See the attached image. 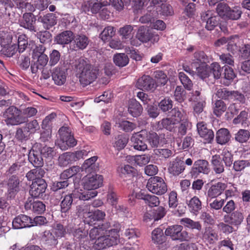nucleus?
<instances>
[{
	"label": "nucleus",
	"instance_id": "nucleus-1",
	"mask_svg": "<svg viewBox=\"0 0 250 250\" xmlns=\"http://www.w3.org/2000/svg\"><path fill=\"white\" fill-rule=\"evenodd\" d=\"M84 189H75L73 195L76 198L81 200H88L97 195V191L94 189L100 187L103 184V178L97 174L87 175L83 179Z\"/></svg>",
	"mask_w": 250,
	"mask_h": 250
},
{
	"label": "nucleus",
	"instance_id": "nucleus-2",
	"mask_svg": "<svg viewBox=\"0 0 250 250\" xmlns=\"http://www.w3.org/2000/svg\"><path fill=\"white\" fill-rule=\"evenodd\" d=\"M76 72L79 82L83 86H86L97 78L99 70L83 59H80L75 65Z\"/></svg>",
	"mask_w": 250,
	"mask_h": 250
},
{
	"label": "nucleus",
	"instance_id": "nucleus-3",
	"mask_svg": "<svg viewBox=\"0 0 250 250\" xmlns=\"http://www.w3.org/2000/svg\"><path fill=\"white\" fill-rule=\"evenodd\" d=\"M4 121L8 125H17L26 122V118L21 115V111L14 106L8 107L3 113Z\"/></svg>",
	"mask_w": 250,
	"mask_h": 250
},
{
	"label": "nucleus",
	"instance_id": "nucleus-4",
	"mask_svg": "<svg viewBox=\"0 0 250 250\" xmlns=\"http://www.w3.org/2000/svg\"><path fill=\"white\" fill-rule=\"evenodd\" d=\"M45 47L39 45L37 46L32 51V58L34 60L37 59L36 62L31 65V69L32 73L37 72L38 69L43 68L45 67L48 62V57L44 54Z\"/></svg>",
	"mask_w": 250,
	"mask_h": 250
},
{
	"label": "nucleus",
	"instance_id": "nucleus-5",
	"mask_svg": "<svg viewBox=\"0 0 250 250\" xmlns=\"http://www.w3.org/2000/svg\"><path fill=\"white\" fill-rule=\"evenodd\" d=\"M60 140L58 144L62 150H66L69 147H73L77 144V141L72 134L71 130L67 126H62L59 130Z\"/></svg>",
	"mask_w": 250,
	"mask_h": 250
},
{
	"label": "nucleus",
	"instance_id": "nucleus-6",
	"mask_svg": "<svg viewBox=\"0 0 250 250\" xmlns=\"http://www.w3.org/2000/svg\"><path fill=\"white\" fill-rule=\"evenodd\" d=\"M181 225H175L168 227L165 230V234L170 237L173 240L180 241H189L192 237V235L186 230H183Z\"/></svg>",
	"mask_w": 250,
	"mask_h": 250
},
{
	"label": "nucleus",
	"instance_id": "nucleus-7",
	"mask_svg": "<svg viewBox=\"0 0 250 250\" xmlns=\"http://www.w3.org/2000/svg\"><path fill=\"white\" fill-rule=\"evenodd\" d=\"M146 188L151 192L159 195L165 194L167 190L163 179L158 176L150 178L147 181Z\"/></svg>",
	"mask_w": 250,
	"mask_h": 250
},
{
	"label": "nucleus",
	"instance_id": "nucleus-8",
	"mask_svg": "<svg viewBox=\"0 0 250 250\" xmlns=\"http://www.w3.org/2000/svg\"><path fill=\"white\" fill-rule=\"evenodd\" d=\"M209 171L208 162L205 160L199 159L194 162L190 174L192 177L196 178L200 174H208Z\"/></svg>",
	"mask_w": 250,
	"mask_h": 250
},
{
	"label": "nucleus",
	"instance_id": "nucleus-9",
	"mask_svg": "<svg viewBox=\"0 0 250 250\" xmlns=\"http://www.w3.org/2000/svg\"><path fill=\"white\" fill-rule=\"evenodd\" d=\"M146 135V132L145 130L133 134L130 141L132 146L135 149L143 151L147 149V146L145 142Z\"/></svg>",
	"mask_w": 250,
	"mask_h": 250
},
{
	"label": "nucleus",
	"instance_id": "nucleus-10",
	"mask_svg": "<svg viewBox=\"0 0 250 250\" xmlns=\"http://www.w3.org/2000/svg\"><path fill=\"white\" fill-rule=\"evenodd\" d=\"M109 5L107 1L102 0H86L82 4V7L85 12H91L93 14L98 13L100 9Z\"/></svg>",
	"mask_w": 250,
	"mask_h": 250
},
{
	"label": "nucleus",
	"instance_id": "nucleus-11",
	"mask_svg": "<svg viewBox=\"0 0 250 250\" xmlns=\"http://www.w3.org/2000/svg\"><path fill=\"white\" fill-rule=\"evenodd\" d=\"M105 230L107 231L105 232L108 235H110L113 239L116 241L118 243L119 242V232L121 230V226L117 222L113 221L111 222H107L103 225Z\"/></svg>",
	"mask_w": 250,
	"mask_h": 250
},
{
	"label": "nucleus",
	"instance_id": "nucleus-12",
	"mask_svg": "<svg viewBox=\"0 0 250 250\" xmlns=\"http://www.w3.org/2000/svg\"><path fill=\"white\" fill-rule=\"evenodd\" d=\"M118 243L107 234L99 236L94 243V248L98 250L117 245Z\"/></svg>",
	"mask_w": 250,
	"mask_h": 250
},
{
	"label": "nucleus",
	"instance_id": "nucleus-13",
	"mask_svg": "<svg viewBox=\"0 0 250 250\" xmlns=\"http://www.w3.org/2000/svg\"><path fill=\"white\" fill-rule=\"evenodd\" d=\"M47 184L43 179H39L38 181H34L30 186L29 191L31 196L37 198L42 195L45 191Z\"/></svg>",
	"mask_w": 250,
	"mask_h": 250
},
{
	"label": "nucleus",
	"instance_id": "nucleus-14",
	"mask_svg": "<svg viewBox=\"0 0 250 250\" xmlns=\"http://www.w3.org/2000/svg\"><path fill=\"white\" fill-rule=\"evenodd\" d=\"M137 87L141 89L153 90L156 86V83L149 76L144 75L140 78L136 83Z\"/></svg>",
	"mask_w": 250,
	"mask_h": 250
},
{
	"label": "nucleus",
	"instance_id": "nucleus-15",
	"mask_svg": "<svg viewBox=\"0 0 250 250\" xmlns=\"http://www.w3.org/2000/svg\"><path fill=\"white\" fill-rule=\"evenodd\" d=\"M51 75L55 83L62 85L66 82L67 69L59 65L53 69Z\"/></svg>",
	"mask_w": 250,
	"mask_h": 250
},
{
	"label": "nucleus",
	"instance_id": "nucleus-16",
	"mask_svg": "<svg viewBox=\"0 0 250 250\" xmlns=\"http://www.w3.org/2000/svg\"><path fill=\"white\" fill-rule=\"evenodd\" d=\"M199 135L205 140V143H210L214 139V133L211 129H208L207 125L203 122L197 124Z\"/></svg>",
	"mask_w": 250,
	"mask_h": 250
},
{
	"label": "nucleus",
	"instance_id": "nucleus-17",
	"mask_svg": "<svg viewBox=\"0 0 250 250\" xmlns=\"http://www.w3.org/2000/svg\"><path fill=\"white\" fill-rule=\"evenodd\" d=\"M185 169V163L181 158L177 157L170 162L168 166V172L174 176H178Z\"/></svg>",
	"mask_w": 250,
	"mask_h": 250
},
{
	"label": "nucleus",
	"instance_id": "nucleus-18",
	"mask_svg": "<svg viewBox=\"0 0 250 250\" xmlns=\"http://www.w3.org/2000/svg\"><path fill=\"white\" fill-rule=\"evenodd\" d=\"M32 218L26 215L21 214L13 220L12 226L15 229H20L32 227Z\"/></svg>",
	"mask_w": 250,
	"mask_h": 250
},
{
	"label": "nucleus",
	"instance_id": "nucleus-19",
	"mask_svg": "<svg viewBox=\"0 0 250 250\" xmlns=\"http://www.w3.org/2000/svg\"><path fill=\"white\" fill-rule=\"evenodd\" d=\"M203 239L209 244H214L219 240V235L216 231L211 227H206L203 233Z\"/></svg>",
	"mask_w": 250,
	"mask_h": 250
},
{
	"label": "nucleus",
	"instance_id": "nucleus-20",
	"mask_svg": "<svg viewBox=\"0 0 250 250\" xmlns=\"http://www.w3.org/2000/svg\"><path fill=\"white\" fill-rule=\"evenodd\" d=\"M147 135V140L149 144L152 147H157L159 145L166 143L167 140L165 134H162L158 135L154 132H149Z\"/></svg>",
	"mask_w": 250,
	"mask_h": 250
},
{
	"label": "nucleus",
	"instance_id": "nucleus-21",
	"mask_svg": "<svg viewBox=\"0 0 250 250\" xmlns=\"http://www.w3.org/2000/svg\"><path fill=\"white\" fill-rule=\"evenodd\" d=\"M223 219L226 223L231 225L238 226L243 222L244 216L242 213L237 210L230 214L225 215Z\"/></svg>",
	"mask_w": 250,
	"mask_h": 250
},
{
	"label": "nucleus",
	"instance_id": "nucleus-22",
	"mask_svg": "<svg viewBox=\"0 0 250 250\" xmlns=\"http://www.w3.org/2000/svg\"><path fill=\"white\" fill-rule=\"evenodd\" d=\"M201 18L203 21H206V28L208 30H212L218 24L217 17L212 15L211 11H208L201 15Z\"/></svg>",
	"mask_w": 250,
	"mask_h": 250
},
{
	"label": "nucleus",
	"instance_id": "nucleus-23",
	"mask_svg": "<svg viewBox=\"0 0 250 250\" xmlns=\"http://www.w3.org/2000/svg\"><path fill=\"white\" fill-rule=\"evenodd\" d=\"M90 205L88 204H83L76 207V214L81 218L83 219L85 223H89V217L91 214Z\"/></svg>",
	"mask_w": 250,
	"mask_h": 250
},
{
	"label": "nucleus",
	"instance_id": "nucleus-24",
	"mask_svg": "<svg viewBox=\"0 0 250 250\" xmlns=\"http://www.w3.org/2000/svg\"><path fill=\"white\" fill-rule=\"evenodd\" d=\"M227 185L222 182H218L212 185L208 190V196L211 198H216L220 195L227 188Z\"/></svg>",
	"mask_w": 250,
	"mask_h": 250
},
{
	"label": "nucleus",
	"instance_id": "nucleus-25",
	"mask_svg": "<svg viewBox=\"0 0 250 250\" xmlns=\"http://www.w3.org/2000/svg\"><path fill=\"white\" fill-rule=\"evenodd\" d=\"M38 20L43 24V27L45 29H49L57 23V17L53 13H48L40 17Z\"/></svg>",
	"mask_w": 250,
	"mask_h": 250
},
{
	"label": "nucleus",
	"instance_id": "nucleus-26",
	"mask_svg": "<svg viewBox=\"0 0 250 250\" xmlns=\"http://www.w3.org/2000/svg\"><path fill=\"white\" fill-rule=\"evenodd\" d=\"M178 123V121H176L172 117L169 118H165L158 123V128L159 129L164 128L170 131H174L176 125Z\"/></svg>",
	"mask_w": 250,
	"mask_h": 250
},
{
	"label": "nucleus",
	"instance_id": "nucleus-27",
	"mask_svg": "<svg viewBox=\"0 0 250 250\" xmlns=\"http://www.w3.org/2000/svg\"><path fill=\"white\" fill-rule=\"evenodd\" d=\"M73 33L71 31H65L58 35L55 38V41L59 44L64 45L69 44L73 40Z\"/></svg>",
	"mask_w": 250,
	"mask_h": 250
},
{
	"label": "nucleus",
	"instance_id": "nucleus-28",
	"mask_svg": "<svg viewBox=\"0 0 250 250\" xmlns=\"http://www.w3.org/2000/svg\"><path fill=\"white\" fill-rule=\"evenodd\" d=\"M26 209H31L35 213L42 214L45 210V206L41 201H36L32 203L26 202L25 204Z\"/></svg>",
	"mask_w": 250,
	"mask_h": 250
},
{
	"label": "nucleus",
	"instance_id": "nucleus-29",
	"mask_svg": "<svg viewBox=\"0 0 250 250\" xmlns=\"http://www.w3.org/2000/svg\"><path fill=\"white\" fill-rule=\"evenodd\" d=\"M211 164L213 170L216 174H221L225 171V167L220 156L214 155L212 156Z\"/></svg>",
	"mask_w": 250,
	"mask_h": 250
},
{
	"label": "nucleus",
	"instance_id": "nucleus-30",
	"mask_svg": "<svg viewBox=\"0 0 250 250\" xmlns=\"http://www.w3.org/2000/svg\"><path fill=\"white\" fill-rule=\"evenodd\" d=\"M73 192L71 194H68L62 197L61 202V211L62 212L66 213L68 212L71 208L73 203Z\"/></svg>",
	"mask_w": 250,
	"mask_h": 250
},
{
	"label": "nucleus",
	"instance_id": "nucleus-31",
	"mask_svg": "<svg viewBox=\"0 0 250 250\" xmlns=\"http://www.w3.org/2000/svg\"><path fill=\"white\" fill-rule=\"evenodd\" d=\"M151 240L154 244L158 246L162 245L165 242L166 237L161 229L157 228L152 231Z\"/></svg>",
	"mask_w": 250,
	"mask_h": 250
},
{
	"label": "nucleus",
	"instance_id": "nucleus-32",
	"mask_svg": "<svg viewBox=\"0 0 250 250\" xmlns=\"http://www.w3.org/2000/svg\"><path fill=\"white\" fill-rule=\"evenodd\" d=\"M42 240L46 245L48 246L55 247L58 243V239L50 230H45L43 232Z\"/></svg>",
	"mask_w": 250,
	"mask_h": 250
},
{
	"label": "nucleus",
	"instance_id": "nucleus-33",
	"mask_svg": "<svg viewBox=\"0 0 250 250\" xmlns=\"http://www.w3.org/2000/svg\"><path fill=\"white\" fill-rule=\"evenodd\" d=\"M143 108L140 104L135 99L129 101L128 111L133 117H137L141 115Z\"/></svg>",
	"mask_w": 250,
	"mask_h": 250
},
{
	"label": "nucleus",
	"instance_id": "nucleus-34",
	"mask_svg": "<svg viewBox=\"0 0 250 250\" xmlns=\"http://www.w3.org/2000/svg\"><path fill=\"white\" fill-rule=\"evenodd\" d=\"M23 20L21 22V26L30 31H36L34 24L35 23V19L30 13L24 14L23 16Z\"/></svg>",
	"mask_w": 250,
	"mask_h": 250
},
{
	"label": "nucleus",
	"instance_id": "nucleus-35",
	"mask_svg": "<svg viewBox=\"0 0 250 250\" xmlns=\"http://www.w3.org/2000/svg\"><path fill=\"white\" fill-rule=\"evenodd\" d=\"M187 205L190 211L194 214H196L202 208V202L199 198L195 196L187 202Z\"/></svg>",
	"mask_w": 250,
	"mask_h": 250
},
{
	"label": "nucleus",
	"instance_id": "nucleus-36",
	"mask_svg": "<svg viewBox=\"0 0 250 250\" xmlns=\"http://www.w3.org/2000/svg\"><path fill=\"white\" fill-rule=\"evenodd\" d=\"M229 130L226 128H221L216 133V139L217 143L224 145L227 143L230 139Z\"/></svg>",
	"mask_w": 250,
	"mask_h": 250
},
{
	"label": "nucleus",
	"instance_id": "nucleus-37",
	"mask_svg": "<svg viewBox=\"0 0 250 250\" xmlns=\"http://www.w3.org/2000/svg\"><path fill=\"white\" fill-rule=\"evenodd\" d=\"M45 173L44 171L41 168H36L28 171L26 177L29 181H38L39 179H42Z\"/></svg>",
	"mask_w": 250,
	"mask_h": 250
},
{
	"label": "nucleus",
	"instance_id": "nucleus-38",
	"mask_svg": "<svg viewBox=\"0 0 250 250\" xmlns=\"http://www.w3.org/2000/svg\"><path fill=\"white\" fill-rule=\"evenodd\" d=\"M73 39L76 47L81 50L85 49L89 42L88 38L83 34L76 36Z\"/></svg>",
	"mask_w": 250,
	"mask_h": 250
},
{
	"label": "nucleus",
	"instance_id": "nucleus-39",
	"mask_svg": "<svg viewBox=\"0 0 250 250\" xmlns=\"http://www.w3.org/2000/svg\"><path fill=\"white\" fill-rule=\"evenodd\" d=\"M7 185L10 194H14L20 190V180L16 176H12L9 179Z\"/></svg>",
	"mask_w": 250,
	"mask_h": 250
},
{
	"label": "nucleus",
	"instance_id": "nucleus-40",
	"mask_svg": "<svg viewBox=\"0 0 250 250\" xmlns=\"http://www.w3.org/2000/svg\"><path fill=\"white\" fill-rule=\"evenodd\" d=\"M180 222L185 227L192 229H196L200 231L202 229V226L199 222L194 221L188 218H183L180 220Z\"/></svg>",
	"mask_w": 250,
	"mask_h": 250
},
{
	"label": "nucleus",
	"instance_id": "nucleus-41",
	"mask_svg": "<svg viewBox=\"0 0 250 250\" xmlns=\"http://www.w3.org/2000/svg\"><path fill=\"white\" fill-rule=\"evenodd\" d=\"M28 160L36 167L40 168L43 166V159L37 152H30L28 156Z\"/></svg>",
	"mask_w": 250,
	"mask_h": 250
},
{
	"label": "nucleus",
	"instance_id": "nucleus-42",
	"mask_svg": "<svg viewBox=\"0 0 250 250\" xmlns=\"http://www.w3.org/2000/svg\"><path fill=\"white\" fill-rule=\"evenodd\" d=\"M114 62L119 67H124L129 62L128 56L125 53H119L114 55Z\"/></svg>",
	"mask_w": 250,
	"mask_h": 250
},
{
	"label": "nucleus",
	"instance_id": "nucleus-43",
	"mask_svg": "<svg viewBox=\"0 0 250 250\" xmlns=\"http://www.w3.org/2000/svg\"><path fill=\"white\" fill-rule=\"evenodd\" d=\"M81 168L79 166H73L68 169L64 170L60 175L62 179H68L75 175L81 170Z\"/></svg>",
	"mask_w": 250,
	"mask_h": 250
},
{
	"label": "nucleus",
	"instance_id": "nucleus-44",
	"mask_svg": "<svg viewBox=\"0 0 250 250\" xmlns=\"http://www.w3.org/2000/svg\"><path fill=\"white\" fill-rule=\"evenodd\" d=\"M115 33V31L114 27L111 26H108L104 28L100 35V38L102 41L105 42L113 37Z\"/></svg>",
	"mask_w": 250,
	"mask_h": 250
},
{
	"label": "nucleus",
	"instance_id": "nucleus-45",
	"mask_svg": "<svg viewBox=\"0 0 250 250\" xmlns=\"http://www.w3.org/2000/svg\"><path fill=\"white\" fill-rule=\"evenodd\" d=\"M30 134L24 126L18 127L15 133V138L19 141L27 140L29 138Z\"/></svg>",
	"mask_w": 250,
	"mask_h": 250
},
{
	"label": "nucleus",
	"instance_id": "nucleus-46",
	"mask_svg": "<svg viewBox=\"0 0 250 250\" xmlns=\"http://www.w3.org/2000/svg\"><path fill=\"white\" fill-rule=\"evenodd\" d=\"M90 216V222L89 223L87 224L90 225H91L92 224H94V222L95 221H99L103 220L105 216V213L104 211H103L99 209H97L95 210L93 212H91Z\"/></svg>",
	"mask_w": 250,
	"mask_h": 250
},
{
	"label": "nucleus",
	"instance_id": "nucleus-47",
	"mask_svg": "<svg viewBox=\"0 0 250 250\" xmlns=\"http://www.w3.org/2000/svg\"><path fill=\"white\" fill-rule=\"evenodd\" d=\"M250 167L249 160H239L234 161L233 165V169L236 172H240L247 167Z\"/></svg>",
	"mask_w": 250,
	"mask_h": 250
},
{
	"label": "nucleus",
	"instance_id": "nucleus-48",
	"mask_svg": "<svg viewBox=\"0 0 250 250\" xmlns=\"http://www.w3.org/2000/svg\"><path fill=\"white\" fill-rule=\"evenodd\" d=\"M51 231L57 239L63 237L66 233L65 228L60 223L54 224Z\"/></svg>",
	"mask_w": 250,
	"mask_h": 250
},
{
	"label": "nucleus",
	"instance_id": "nucleus-49",
	"mask_svg": "<svg viewBox=\"0 0 250 250\" xmlns=\"http://www.w3.org/2000/svg\"><path fill=\"white\" fill-rule=\"evenodd\" d=\"M209 68L211 77H213L215 79L220 78L222 71L221 66L218 63L213 62L211 63Z\"/></svg>",
	"mask_w": 250,
	"mask_h": 250
},
{
	"label": "nucleus",
	"instance_id": "nucleus-50",
	"mask_svg": "<svg viewBox=\"0 0 250 250\" xmlns=\"http://www.w3.org/2000/svg\"><path fill=\"white\" fill-rule=\"evenodd\" d=\"M24 126L30 134H34L40 129V125L36 119L27 123Z\"/></svg>",
	"mask_w": 250,
	"mask_h": 250
},
{
	"label": "nucleus",
	"instance_id": "nucleus-51",
	"mask_svg": "<svg viewBox=\"0 0 250 250\" xmlns=\"http://www.w3.org/2000/svg\"><path fill=\"white\" fill-rule=\"evenodd\" d=\"M227 109V106L224 102L221 100L215 102L213 108V112L217 116H221Z\"/></svg>",
	"mask_w": 250,
	"mask_h": 250
},
{
	"label": "nucleus",
	"instance_id": "nucleus-52",
	"mask_svg": "<svg viewBox=\"0 0 250 250\" xmlns=\"http://www.w3.org/2000/svg\"><path fill=\"white\" fill-rule=\"evenodd\" d=\"M250 136V132L245 129H240L235 134V139L239 143H243L248 141Z\"/></svg>",
	"mask_w": 250,
	"mask_h": 250
},
{
	"label": "nucleus",
	"instance_id": "nucleus-53",
	"mask_svg": "<svg viewBox=\"0 0 250 250\" xmlns=\"http://www.w3.org/2000/svg\"><path fill=\"white\" fill-rule=\"evenodd\" d=\"M128 142V139L123 135H119L115 138V141L113 146L117 150L123 149Z\"/></svg>",
	"mask_w": 250,
	"mask_h": 250
},
{
	"label": "nucleus",
	"instance_id": "nucleus-54",
	"mask_svg": "<svg viewBox=\"0 0 250 250\" xmlns=\"http://www.w3.org/2000/svg\"><path fill=\"white\" fill-rule=\"evenodd\" d=\"M240 9V7H234L232 9L230 8L225 18L232 20L239 19L242 14V11Z\"/></svg>",
	"mask_w": 250,
	"mask_h": 250
},
{
	"label": "nucleus",
	"instance_id": "nucleus-55",
	"mask_svg": "<svg viewBox=\"0 0 250 250\" xmlns=\"http://www.w3.org/2000/svg\"><path fill=\"white\" fill-rule=\"evenodd\" d=\"M106 230H105L104 227H100L92 228L89 232V237L92 240L95 239L103 234H106Z\"/></svg>",
	"mask_w": 250,
	"mask_h": 250
},
{
	"label": "nucleus",
	"instance_id": "nucleus-56",
	"mask_svg": "<svg viewBox=\"0 0 250 250\" xmlns=\"http://www.w3.org/2000/svg\"><path fill=\"white\" fill-rule=\"evenodd\" d=\"M196 69L198 76L202 79L211 77L209 66L207 64H203L202 66L197 67Z\"/></svg>",
	"mask_w": 250,
	"mask_h": 250
},
{
	"label": "nucleus",
	"instance_id": "nucleus-57",
	"mask_svg": "<svg viewBox=\"0 0 250 250\" xmlns=\"http://www.w3.org/2000/svg\"><path fill=\"white\" fill-rule=\"evenodd\" d=\"M173 102L169 98H165L159 103V107L165 112L171 109L173 106Z\"/></svg>",
	"mask_w": 250,
	"mask_h": 250
},
{
	"label": "nucleus",
	"instance_id": "nucleus-58",
	"mask_svg": "<svg viewBox=\"0 0 250 250\" xmlns=\"http://www.w3.org/2000/svg\"><path fill=\"white\" fill-rule=\"evenodd\" d=\"M178 76L185 88L188 90H190L193 84L189 78L183 72H179Z\"/></svg>",
	"mask_w": 250,
	"mask_h": 250
},
{
	"label": "nucleus",
	"instance_id": "nucleus-59",
	"mask_svg": "<svg viewBox=\"0 0 250 250\" xmlns=\"http://www.w3.org/2000/svg\"><path fill=\"white\" fill-rule=\"evenodd\" d=\"M17 51V47L14 43L8 45L7 47H4L1 49V53L8 57L13 56Z\"/></svg>",
	"mask_w": 250,
	"mask_h": 250
},
{
	"label": "nucleus",
	"instance_id": "nucleus-60",
	"mask_svg": "<svg viewBox=\"0 0 250 250\" xmlns=\"http://www.w3.org/2000/svg\"><path fill=\"white\" fill-rule=\"evenodd\" d=\"M229 9L230 8L226 3L220 2L217 5L216 12L220 17L225 18Z\"/></svg>",
	"mask_w": 250,
	"mask_h": 250
},
{
	"label": "nucleus",
	"instance_id": "nucleus-61",
	"mask_svg": "<svg viewBox=\"0 0 250 250\" xmlns=\"http://www.w3.org/2000/svg\"><path fill=\"white\" fill-rule=\"evenodd\" d=\"M154 78L158 84L165 85L167 81V75L162 71H155Z\"/></svg>",
	"mask_w": 250,
	"mask_h": 250
},
{
	"label": "nucleus",
	"instance_id": "nucleus-62",
	"mask_svg": "<svg viewBox=\"0 0 250 250\" xmlns=\"http://www.w3.org/2000/svg\"><path fill=\"white\" fill-rule=\"evenodd\" d=\"M118 196L116 193L112 190L109 191L107 195V202L111 204L112 206L114 207L115 208H117L118 209L119 208L121 209V207L120 206H117V202H118Z\"/></svg>",
	"mask_w": 250,
	"mask_h": 250
},
{
	"label": "nucleus",
	"instance_id": "nucleus-63",
	"mask_svg": "<svg viewBox=\"0 0 250 250\" xmlns=\"http://www.w3.org/2000/svg\"><path fill=\"white\" fill-rule=\"evenodd\" d=\"M150 160V157L148 155H136L133 157V160L135 163L140 166H142L147 164Z\"/></svg>",
	"mask_w": 250,
	"mask_h": 250
},
{
	"label": "nucleus",
	"instance_id": "nucleus-64",
	"mask_svg": "<svg viewBox=\"0 0 250 250\" xmlns=\"http://www.w3.org/2000/svg\"><path fill=\"white\" fill-rule=\"evenodd\" d=\"M73 153L70 152L64 153L59 158V164L61 166H65L69 164L73 158Z\"/></svg>",
	"mask_w": 250,
	"mask_h": 250
}]
</instances>
